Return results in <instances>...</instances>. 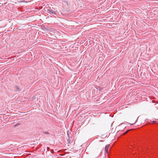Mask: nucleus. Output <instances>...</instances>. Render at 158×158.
<instances>
[{"instance_id": "obj_7", "label": "nucleus", "mask_w": 158, "mask_h": 158, "mask_svg": "<svg viewBox=\"0 0 158 158\" xmlns=\"http://www.w3.org/2000/svg\"><path fill=\"white\" fill-rule=\"evenodd\" d=\"M133 119H134V118H132V120H133Z\"/></svg>"}, {"instance_id": "obj_2", "label": "nucleus", "mask_w": 158, "mask_h": 158, "mask_svg": "<svg viewBox=\"0 0 158 158\" xmlns=\"http://www.w3.org/2000/svg\"><path fill=\"white\" fill-rule=\"evenodd\" d=\"M109 146V145H107L106 146L105 150V151L106 152H107L108 148Z\"/></svg>"}, {"instance_id": "obj_1", "label": "nucleus", "mask_w": 158, "mask_h": 158, "mask_svg": "<svg viewBox=\"0 0 158 158\" xmlns=\"http://www.w3.org/2000/svg\"><path fill=\"white\" fill-rule=\"evenodd\" d=\"M101 152V150H99L98 148L95 149L94 151V154L97 156H99Z\"/></svg>"}, {"instance_id": "obj_4", "label": "nucleus", "mask_w": 158, "mask_h": 158, "mask_svg": "<svg viewBox=\"0 0 158 158\" xmlns=\"http://www.w3.org/2000/svg\"><path fill=\"white\" fill-rule=\"evenodd\" d=\"M130 130H128V131H127L125 133H124V135L126 134L127 133L128 131H129Z\"/></svg>"}, {"instance_id": "obj_6", "label": "nucleus", "mask_w": 158, "mask_h": 158, "mask_svg": "<svg viewBox=\"0 0 158 158\" xmlns=\"http://www.w3.org/2000/svg\"><path fill=\"white\" fill-rule=\"evenodd\" d=\"M52 13H54V12H52Z\"/></svg>"}, {"instance_id": "obj_3", "label": "nucleus", "mask_w": 158, "mask_h": 158, "mask_svg": "<svg viewBox=\"0 0 158 158\" xmlns=\"http://www.w3.org/2000/svg\"><path fill=\"white\" fill-rule=\"evenodd\" d=\"M136 121H137V120H136L135 118L134 119V121H133L132 122H131V123H130V124L131 125H133V124H135L136 123Z\"/></svg>"}, {"instance_id": "obj_5", "label": "nucleus", "mask_w": 158, "mask_h": 158, "mask_svg": "<svg viewBox=\"0 0 158 158\" xmlns=\"http://www.w3.org/2000/svg\"><path fill=\"white\" fill-rule=\"evenodd\" d=\"M155 122H156V121H153V123H155Z\"/></svg>"}]
</instances>
